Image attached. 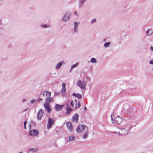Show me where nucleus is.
<instances>
[{
	"label": "nucleus",
	"instance_id": "f8f14e48",
	"mask_svg": "<svg viewBox=\"0 0 153 153\" xmlns=\"http://www.w3.org/2000/svg\"><path fill=\"white\" fill-rule=\"evenodd\" d=\"M69 13L68 12L66 13L62 17V20L65 22L68 20L69 19Z\"/></svg>",
	"mask_w": 153,
	"mask_h": 153
},
{
	"label": "nucleus",
	"instance_id": "72a5a7b5",
	"mask_svg": "<svg viewBox=\"0 0 153 153\" xmlns=\"http://www.w3.org/2000/svg\"><path fill=\"white\" fill-rule=\"evenodd\" d=\"M75 102L76 103V106L75 108H77V104H78V102H77L78 101H77V100L75 99Z\"/></svg>",
	"mask_w": 153,
	"mask_h": 153
},
{
	"label": "nucleus",
	"instance_id": "f704fd0d",
	"mask_svg": "<svg viewBox=\"0 0 153 153\" xmlns=\"http://www.w3.org/2000/svg\"><path fill=\"white\" fill-rule=\"evenodd\" d=\"M149 63L150 64L153 65V60H152L149 62Z\"/></svg>",
	"mask_w": 153,
	"mask_h": 153
},
{
	"label": "nucleus",
	"instance_id": "6e6552de",
	"mask_svg": "<svg viewBox=\"0 0 153 153\" xmlns=\"http://www.w3.org/2000/svg\"><path fill=\"white\" fill-rule=\"evenodd\" d=\"M128 133L127 130L124 128H120V131H119L118 134L122 136H125Z\"/></svg>",
	"mask_w": 153,
	"mask_h": 153
},
{
	"label": "nucleus",
	"instance_id": "7ed1b4c3",
	"mask_svg": "<svg viewBox=\"0 0 153 153\" xmlns=\"http://www.w3.org/2000/svg\"><path fill=\"white\" fill-rule=\"evenodd\" d=\"M88 128L85 125H79L76 128V131L78 133L83 132L88 130Z\"/></svg>",
	"mask_w": 153,
	"mask_h": 153
},
{
	"label": "nucleus",
	"instance_id": "2eb2a0df",
	"mask_svg": "<svg viewBox=\"0 0 153 153\" xmlns=\"http://www.w3.org/2000/svg\"><path fill=\"white\" fill-rule=\"evenodd\" d=\"M66 124L69 130L72 131L73 130V128L72 126L71 123L70 122H68L66 123Z\"/></svg>",
	"mask_w": 153,
	"mask_h": 153
},
{
	"label": "nucleus",
	"instance_id": "c756f323",
	"mask_svg": "<svg viewBox=\"0 0 153 153\" xmlns=\"http://www.w3.org/2000/svg\"><path fill=\"white\" fill-rule=\"evenodd\" d=\"M96 22V20L95 19H93L91 21V23L92 24L94 23L95 22Z\"/></svg>",
	"mask_w": 153,
	"mask_h": 153
},
{
	"label": "nucleus",
	"instance_id": "49530a36",
	"mask_svg": "<svg viewBox=\"0 0 153 153\" xmlns=\"http://www.w3.org/2000/svg\"><path fill=\"white\" fill-rule=\"evenodd\" d=\"M29 126H30V128L31 126H30V124H29Z\"/></svg>",
	"mask_w": 153,
	"mask_h": 153
},
{
	"label": "nucleus",
	"instance_id": "a878e982",
	"mask_svg": "<svg viewBox=\"0 0 153 153\" xmlns=\"http://www.w3.org/2000/svg\"><path fill=\"white\" fill-rule=\"evenodd\" d=\"M110 43H111L110 42H105L104 44V46L105 47H108L110 45Z\"/></svg>",
	"mask_w": 153,
	"mask_h": 153
},
{
	"label": "nucleus",
	"instance_id": "a18cd8bd",
	"mask_svg": "<svg viewBox=\"0 0 153 153\" xmlns=\"http://www.w3.org/2000/svg\"><path fill=\"white\" fill-rule=\"evenodd\" d=\"M19 153H23V152H19Z\"/></svg>",
	"mask_w": 153,
	"mask_h": 153
},
{
	"label": "nucleus",
	"instance_id": "e433bc0d",
	"mask_svg": "<svg viewBox=\"0 0 153 153\" xmlns=\"http://www.w3.org/2000/svg\"><path fill=\"white\" fill-rule=\"evenodd\" d=\"M111 133L115 134H117V132L116 131H114V132H112Z\"/></svg>",
	"mask_w": 153,
	"mask_h": 153
},
{
	"label": "nucleus",
	"instance_id": "4468645a",
	"mask_svg": "<svg viewBox=\"0 0 153 153\" xmlns=\"http://www.w3.org/2000/svg\"><path fill=\"white\" fill-rule=\"evenodd\" d=\"M128 107V106L126 105H125L123 106V111L126 114L130 113V112H128V111H130V110L127 108Z\"/></svg>",
	"mask_w": 153,
	"mask_h": 153
},
{
	"label": "nucleus",
	"instance_id": "f03ea898",
	"mask_svg": "<svg viewBox=\"0 0 153 153\" xmlns=\"http://www.w3.org/2000/svg\"><path fill=\"white\" fill-rule=\"evenodd\" d=\"M111 118L112 123L117 124H120L123 121V118L119 116L116 117L113 119L112 117V114L111 116Z\"/></svg>",
	"mask_w": 153,
	"mask_h": 153
},
{
	"label": "nucleus",
	"instance_id": "58836bf2",
	"mask_svg": "<svg viewBox=\"0 0 153 153\" xmlns=\"http://www.w3.org/2000/svg\"><path fill=\"white\" fill-rule=\"evenodd\" d=\"M74 14H75V15H76L77 16H78V14H77V12H76H76H74Z\"/></svg>",
	"mask_w": 153,
	"mask_h": 153
},
{
	"label": "nucleus",
	"instance_id": "f3484780",
	"mask_svg": "<svg viewBox=\"0 0 153 153\" xmlns=\"http://www.w3.org/2000/svg\"><path fill=\"white\" fill-rule=\"evenodd\" d=\"M153 33V30L152 28H150L146 31V34L148 36H150Z\"/></svg>",
	"mask_w": 153,
	"mask_h": 153
},
{
	"label": "nucleus",
	"instance_id": "9b49d317",
	"mask_svg": "<svg viewBox=\"0 0 153 153\" xmlns=\"http://www.w3.org/2000/svg\"><path fill=\"white\" fill-rule=\"evenodd\" d=\"M43 114V111L40 109L37 113V118L38 120L41 119Z\"/></svg>",
	"mask_w": 153,
	"mask_h": 153
},
{
	"label": "nucleus",
	"instance_id": "c9c22d12",
	"mask_svg": "<svg viewBox=\"0 0 153 153\" xmlns=\"http://www.w3.org/2000/svg\"><path fill=\"white\" fill-rule=\"evenodd\" d=\"M42 99L41 98H39L38 100V101L39 102V101H42Z\"/></svg>",
	"mask_w": 153,
	"mask_h": 153
},
{
	"label": "nucleus",
	"instance_id": "7c9ffc66",
	"mask_svg": "<svg viewBox=\"0 0 153 153\" xmlns=\"http://www.w3.org/2000/svg\"><path fill=\"white\" fill-rule=\"evenodd\" d=\"M73 101L71 100L70 102V105L72 107L74 108V106H73Z\"/></svg>",
	"mask_w": 153,
	"mask_h": 153
},
{
	"label": "nucleus",
	"instance_id": "0eeeda50",
	"mask_svg": "<svg viewBox=\"0 0 153 153\" xmlns=\"http://www.w3.org/2000/svg\"><path fill=\"white\" fill-rule=\"evenodd\" d=\"M54 123V121L52 118H49L47 125V128L48 129H49L50 128H51Z\"/></svg>",
	"mask_w": 153,
	"mask_h": 153
},
{
	"label": "nucleus",
	"instance_id": "c03bdc74",
	"mask_svg": "<svg viewBox=\"0 0 153 153\" xmlns=\"http://www.w3.org/2000/svg\"><path fill=\"white\" fill-rule=\"evenodd\" d=\"M105 41H106V39H104V40H103V41H104V42H105Z\"/></svg>",
	"mask_w": 153,
	"mask_h": 153
},
{
	"label": "nucleus",
	"instance_id": "bb28decb",
	"mask_svg": "<svg viewBox=\"0 0 153 153\" xmlns=\"http://www.w3.org/2000/svg\"><path fill=\"white\" fill-rule=\"evenodd\" d=\"M91 62L92 63H95L97 62V60L96 59L94 58H92L91 59Z\"/></svg>",
	"mask_w": 153,
	"mask_h": 153
},
{
	"label": "nucleus",
	"instance_id": "79ce46f5",
	"mask_svg": "<svg viewBox=\"0 0 153 153\" xmlns=\"http://www.w3.org/2000/svg\"><path fill=\"white\" fill-rule=\"evenodd\" d=\"M84 109H85V110H87V108L85 106Z\"/></svg>",
	"mask_w": 153,
	"mask_h": 153
},
{
	"label": "nucleus",
	"instance_id": "dca6fc26",
	"mask_svg": "<svg viewBox=\"0 0 153 153\" xmlns=\"http://www.w3.org/2000/svg\"><path fill=\"white\" fill-rule=\"evenodd\" d=\"M65 62L64 61H61L58 63L56 65L55 67V68L56 69H58L60 68L62 65L65 64Z\"/></svg>",
	"mask_w": 153,
	"mask_h": 153
},
{
	"label": "nucleus",
	"instance_id": "1a4fd4ad",
	"mask_svg": "<svg viewBox=\"0 0 153 153\" xmlns=\"http://www.w3.org/2000/svg\"><path fill=\"white\" fill-rule=\"evenodd\" d=\"M79 118V115L77 114H75L72 118V121L73 122L76 123L77 122Z\"/></svg>",
	"mask_w": 153,
	"mask_h": 153
},
{
	"label": "nucleus",
	"instance_id": "a19ab883",
	"mask_svg": "<svg viewBox=\"0 0 153 153\" xmlns=\"http://www.w3.org/2000/svg\"><path fill=\"white\" fill-rule=\"evenodd\" d=\"M27 109H25L24 111H23V112H24V111H27Z\"/></svg>",
	"mask_w": 153,
	"mask_h": 153
},
{
	"label": "nucleus",
	"instance_id": "ea45409f",
	"mask_svg": "<svg viewBox=\"0 0 153 153\" xmlns=\"http://www.w3.org/2000/svg\"><path fill=\"white\" fill-rule=\"evenodd\" d=\"M26 101V100L25 99H24L22 100V102H24Z\"/></svg>",
	"mask_w": 153,
	"mask_h": 153
},
{
	"label": "nucleus",
	"instance_id": "ddd939ff",
	"mask_svg": "<svg viewBox=\"0 0 153 153\" xmlns=\"http://www.w3.org/2000/svg\"><path fill=\"white\" fill-rule=\"evenodd\" d=\"M65 86L66 84L65 83H63L62 84V94L63 95H65V92L66 91V88H65Z\"/></svg>",
	"mask_w": 153,
	"mask_h": 153
},
{
	"label": "nucleus",
	"instance_id": "39448f33",
	"mask_svg": "<svg viewBox=\"0 0 153 153\" xmlns=\"http://www.w3.org/2000/svg\"><path fill=\"white\" fill-rule=\"evenodd\" d=\"M39 133V131L36 129L31 130L29 131V135L30 136H37Z\"/></svg>",
	"mask_w": 153,
	"mask_h": 153
},
{
	"label": "nucleus",
	"instance_id": "2f4dec72",
	"mask_svg": "<svg viewBox=\"0 0 153 153\" xmlns=\"http://www.w3.org/2000/svg\"><path fill=\"white\" fill-rule=\"evenodd\" d=\"M77 102H78V104H77V108H79L80 107L81 104L80 103L79 101H78Z\"/></svg>",
	"mask_w": 153,
	"mask_h": 153
},
{
	"label": "nucleus",
	"instance_id": "f257e3e1",
	"mask_svg": "<svg viewBox=\"0 0 153 153\" xmlns=\"http://www.w3.org/2000/svg\"><path fill=\"white\" fill-rule=\"evenodd\" d=\"M44 97L46 98V101L47 102H50L53 100V99L50 98L51 94V93L48 91H44L42 94Z\"/></svg>",
	"mask_w": 153,
	"mask_h": 153
},
{
	"label": "nucleus",
	"instance_id": "c85d7f7f",
	"mask_svg": "<svg viewBox=\"0 0 153 153\" xmlns=\"http://www.w3.org/2000/svg\"><path fill=\"white\" fill-rule=\"evenodd\" d=\"M27 122L26 120H25L24 123V128L25 129H26V128H27L26 125V124H27Z\"/></svg>",
	"mask_w": 153,
	"mask_h": 153
},
{
	"label": "nucleus",
	"instance_id": "6ab92c4d",
	"mask_svg": "<svg viewBox=\"0 0 153 153\" xmlns=\"http://www.w3.org/2000/svg\"><path fill=\"white\" fill-rule=\"evenodd\" d=\"M87 0H79V8H80L84 4V3Z\"/></svg>",
	"mask_w": 153,
	"mask_h": 153
},
{
	"label": "nucleus",
	"instance_id": "393cba45",
	"mask_svg": "<svg viewBox=\"0 0 153 153\" xmlns=\"http://www.w3.org/2000/svg\"><path fill=\"white\" fill-rule=\"evenodd\" d=\"M79 63L78 62L76 63L75 64L72 65L71 67V70H72L73 68L76 67L79 65Z\"/></svg>",
	"mask_w": 153,
	"mask_h": 153
},
{
	"label": "nucleus",
	"instance_id": "aec40b11",
	"mask_svg": "<svg viewBox=\"0 0 153 153\" xmlns=\"http://www.w3.org/2000/svg\"><path fill=\"white\" fill-rule=\"evenodd\" d=\"M89 134L88 131V130H86L85 131V133L82 135V137L83 139H86Z\"/></svg>",
	"mask_w": 153,
	"mask_h": 153
},
{
	"label": "nucleus",
	"instance_id": "423d86ee",
	"mask_svg": "<svg viewBox=\"0 0 153 153\" xmlns=\"http://www.w3.org/2000/svg\"><path fill=\"white\" fill-rule=\"evenodd\" d=\"M49 102L45 103L44 104V106L45 109L47 111L48 113H50L52 111V108L50 107V105Z\"/></svg>",
	"mask_w": 153,
	"mask_h": 153
},
{
	"label": "nucleus",
	"instance_id": "473e14b6",
	"mask_svg": "<svg viewBox=\"0 0 153 153\" xmlns=\"http://www.w3.org/2000/svg\"><path fill=\"white\" fill-rule=\"evenodd\" d=\"M35 101V100L34 99H33L30 101V103L31 104H33L34 103Z\"/></svg>",
	"mask_w": 153,
	"mask_h": 153
},
{
	"label": "nucleus",
	"instance_id": "cd10ccee",
	"mask_svg": "<svg viewBox=\"0 0 153 153\" xmlns=\"http://www.w3.org/2000/svg\"><path fill=\"white\" fill-rule=\"evenodd\" d=\"M41 27L44 28H46L48 27V26L47 25H42Z\"/></svg>",
	"mask_w": 153,
	"mask_h": 153
},
{
	"label": "nucleus",
	"instance_id": "9d476101",
	"mask_svg": "<svg viewBox=\"0 0 153 153\" xmlns=\"http://www.w3.org/2000/svg\"><path fill=\"white\" fill-rule=\"evenodd\" d=\"M64 106L63 105H60L56 104L55 105V108L56 111H59L62 110Z\"/></svg>",
	"mask_w": 153,
	"mask_h": 153
},
{
	"label": "nucleus",
	"instance_id": "20e7f679",
	"mask_svg": "<svg viewBox=\"0 0 153 153\" xmlns=\"http://www.w3.org/2000/svg\"><path fill=\"white\" fill-rule=\"evenodd\" d=\"M86 85V83L85 82H82L80 79L79 80L77 83V85L82 89H84L85 88Z\"/></svg>",
	"mask_w": 153,
	"mask_h": 153
},
{
	"label": "nucleus",
	"instance_id": "4c0bfd02",
	"mask_svg": "<svg viewBox=\"0 0 153 153\" xmlns=\"http://www.w3.org/2000/svg\"><path fill=\"white\" fill-rule=\"evenodd\" d=\"M150 50L151 51H153V47L152 46H151L150 47Z\"/></svg>",
	"mask_w": 153,
	"mask_h": 153
},
{
	"label": "nucleus",
	"instance_id": "4be33fe9",
	"mask_svg": "<svg viewBox=\"0 0 153 153\" xmlns=\"http://www.w3.org/2000/svg\"><path fill=\"white\" fill-rule=\"evenodd\" d=\"M72 95L77 97L79 99H81L82 98V95L79 94H75L74 93L72 94Z\"/></svg>",
	"mask_w": 153,
	"mask_h": 153
},
{
	"label": "nucleus",
	"instance_id": "412c9836",
	"mask_svg": "<svg viewBox=\"0 0 153 153\" xmlns=\"http://www.w3.org/2000/svg\"><path fill=\"white\" fill-rule=\"evenodd\" d=\"M74 32L76 33L77 32L78 25L79 24V23H77L76 22H75L74 23Z\"/></svg>",
	"mask_w": 153,
	"mask_h": 153
},
{
	"label": "nucleus",
	"instance_id": "a211bd4d",
	"mask_svg": "<svg viewBox=\"0 0 153 153\" xmlns=\"http://www.w3.org/2000/svg\"><path fill=\"white\" fill-rule=\"evenodd\" d=\"M38 151V149L37 148H30L29 149V152L31 153H34L37 152Z\"/></svg>",
	"mask_w": 153,
	"mask_h": 153
},
{
	"label": "nucleus",
	"instance_id": "b1692460",
	"mask_svg": "<svg viewBox=\"0 0 153 153\" xmlns=\"http://www.w3.org/2000/svg\"><path fill=\"white\" fill-rule=\"evenodd\" d=\"M75 138V137L73 136H70L69 137L68 141L69 142H72L74 140Z\"/></svg>",
	"mask_w": 153,
	"mask_h": 153
},
{
	"label": "nucleus",
	"instance_id": "5701e85b",
	"mask_svg": "<svg viewBox=\"0 0 153 153\" xmlns=\"http://www.w3.org/2000/svg\"><path fill=\"white\" fill-rule=\"evenodd\" d=\"M69 105H68L66 106V113L67 114H68L71 112V111H72V109L70 107H68V106H69Z\"/></svg>",
	"mask_w": 153,
	"mask_h": 153
},
{
	"label": "nucleus",
	"instance_id": "37998d69",
	"mask_svg": "<svg viewBox=\"0 0 153 153\" xmlns=\"http://www.w3.org/2000/svg\"><path fill=\"white\" fill-rule=\"evenodd\" d=\"M72 70H71V69H70V70L69 72H71V71Z\"/></svg>",
	"mask_w": 153,
	"mask_h": 153
}]
</instances>
